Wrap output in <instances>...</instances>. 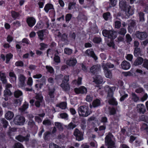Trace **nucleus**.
Listing matches in <instances>:
<instances>
[{"mask_svg": "<svg viewBox=\"0 0 148 148\" xmlns=\"http://www.w3.org/2000/svg\"><path fill=\"white\" fill-rule=\"evenodd\" d=\"M119 7L121 10L125 12L127 16L132 15L134 13L133 10L131 8V6L127 3L125 0H121L120 1Z\"/></svg>", "mask_w": 148, "mask_h": 148, "instance_id": "f257e3e1", "label": "nucleus"}, {"mask_svg": "<svg viewBox=\"0 0 148 148\" xmlns=\"http://www.w3.org/2000/svg\"><path fill=\"white\" fill-rule=\"evenodd\" d=\"M114 89V87L110 88L108 86L106 87V90L108 91V103L109 104L113 105L116 106L117 105V102L116 99L113 97V89Z\"/></svg>", "mask_w": 148, "mask_h": 148, "instance_id": "f03ea898", "label": "nucleus"}, {"mask_svg": "<svg viewBox=\"0 0 148 148\" xmlns=\"http://www.w3.org/2000/svg\"><path fill=\"white\" fill-rule=\"evenodd\" d=\"M89 108L87 106H82L79 107L78 111L79 115L80 116L86 117L89 115L90 112L89 111Z\"/></svg>", "mask_w": 148, "mask_h": 148, "instance_id": "7ed1b4c3", "label": "nucleus"}, {"mask_svg": "<svg viewBox=\"0 0 148 148\" xmlns=\"http://www.w3.org/2000/svg\"><path fill=\"white\" fill-rule=\"evenodd\" d=\"M113 136L110 133L106 136L105 138V144L108 148H114L115 147V143L113 140Z\"/></svg>", "mask_w": 148, "mask_h": 148, "instance_id": "20e7f679", "label": "nucleus"}, {"mask_svg": "<svg viewBox=\"0 0 148 148\" xmlns=\"http://www.w3.org/2000/svg\"><path fill=\"white\" fill-rule=\"evenodd\" d=\"M69 80V76L65 75L64 76L62 80V83L60 84V86L65 91H68L70 89V87L68 82Z\"/></svg>", "mask_w": 148, "mask_h": 148, "instance_id": "39448f33", "label": "nucleus"}, {"mask_svg": "<svg viewBox=\"0 0 148 148\" xmlns=\"http://www.w3.org/2000/svg\"><path fill=\"white\" fill-rule=\"evenodd\" d=\"M102 34L105 37L112 39H114L116 37V33L114 30H104L103 31Z\"/></svg>", "mask_w": 148, "mask_h": 148, "instance_id": "423d86ee", "label": "nucleus"}, {"mask_svg": "<svg viewBox=\"0 0 148 148\" xmlns=\"http://www.w3.org/2000/svg\"><path fill=\"white\" fill-rule=\"evenodd\" d=\"M13 121L16 125H23L25 121V119L23 116L17 115L14 118Z\"/></svg>", "mask_w": 148, "mask_h": 148, "instance_id": "0eeeda50", "label": "nucleus"}, {"mask_svg": "<svg viewBox=\"0 0 148 148\" xmlns=\"http://www.w3.org/2000/svg\"><path fill=\"white\" fill-rule=\"evenodd\" d=\"M35 98L36 99L35 101V104L37 108H39L41 103L43 101V97L40 93H36Z\"/></svg>", "mask_w": 148, "mask_h": 148, "instance_id": "6e6552de", "label": "nucleus"}, {"mask_svg": "<svg viewBox=\"0 0 148 148\" xmlns=\"http://www.w3.org/2000/svg\"><path fill=\"white\" fill-rule=\"evenodd\" d=\"M73 135L75 137L76 140L78 141H80L84 139L83 134L77 128L75 130Z\"/></svg>", "mask_w": 148, "mask_h": 148, "instance_id": "1a4fd4ad", "label": "nucleus"}, {"mask_svg": "<svg viewBox=\"0 0 148 148\" xmlns=\"http://www.w3.org/2000/svg\"><path fill=\"white\" fill-rule=\"evenodd\" d=\"M135 36L139 39L143 40H145L147 37L148 35L145 32H140L137 31L136 32Z\"/></svg>", "mask_w": 148, "mask_h": 148, "instance_id": "9d476101", "label": "nucleus"}, {"mask_svg": "<svg viewBox=\"0 0 148 148\" xmlns=\"http://www.w3.org/2000/svg\"><path fill=\"white\" fill-rule=\"evenodd\" d=\"M30 136V135L29 134H27L25 137L20 135L16 136L15 137V139L21 142H23L24 141L28 142L29 140Z\"/></svg>", "mask_w": 148, "mask_h": 148, "instance_id": "9b49d317", "label": "nucleus"}, {"mask_svg": "<svg viewBox=\"0 0 148 148\" xmlns=\"http://www.w3.org/2000/svg\"><path fill=\"white\" fill-rule=\"evenodd\" d=\"M74 91L77 94H86L87 92V89L84 86H82L79 88H75Z\"/></svg>", "mask_w": 148, "mask_h": 148, "instance_id": "f8f14e48", "label": "nucleus"}, {"mask_svg": "<svg viewBox=\"0 0 148 148\" xmlns=\"http://www.w3.org/2000/svg\"><path fill=\"white\" fill-rule=\"evenodd\" d=\"M136 108L137 112L140 114H144L146 111V108L144 105L142 104L137 105Z\"/></svg>", "mask_w": 148, "mask_h": 148, "instance_id": "ddd939ff", "label": "nucleus"}, {"mask_svg": "<svg viewBox=\"0 0 148 148\" xmlns=\"http://www.w3.org/2000/svg\"><path fill=\"white\" fill-rule=\"evenodd\" d=\"M100 68V66L98 64L92 66L90 69V72L93 74H96Z\"/></svg>", "mask_w": 148, "mask_h": 148, "instance_id": "4468645a", "label": "nucleus"}, {"mask_svg": "<svg viewBox=\"0 0 148 148\" xmlns=\"http://www.w3.org/2000/svg\"><path fill=\"white\" fill-rule=\"evenodd\" d=\"M85 53H86L87 56H90L93 58L95 60H97V56L95 55L92 49H91L87 50L85 51Z\"/></svg>", "mask_w": 148, "mask_h": 148, "instance_id": "2eb2a0df", "label": "nucleus"}, {"mask_svg": "<svg viewBox=\"0 0 148 148\" xmlns=\"http://www.w3.org/2000/svg\"><path fill=\"white\" fill-rule=\"evenodd\" d=\"M101 105V101L98 99L93 100L92 104H90V107L91 108L92 107L95 108L100 106Z\"/></svg>", "mask_w": 148, "mask_h": 148, "instance_id": "dca6fc26", "label": "nucleus"}, {"mask_svg": "<svg viewBox=\"0 0 148 148\" xmlns=\"http://www.w3.org/2000/svg\"><path fill=\"white\" fill-rule=\"evenodd\" d=\"M26 78L24 75L20 74L18 77L19 81V85L20 86L23 87L25 85V80Z\"/></svg>", "mask_w": 148, "mask_h": 148, "instance_id": "f3484780", "label": "nucleus"}, {"mask_svg": "<svg viewBox=\"0 0 148 148\" xmlns=\"http://www.w3.org/2000/svg\"><path fill=\"white\" fill-rule=\"evenodd\" d=\"M27 22L28 25L31 27H33L36 23V20L33 17H29L27 18Z\"/></svg>", "mask_w": 148, "mask_h": 148, "instance_id": "a211bd4d", "label": "nucleus"}, {"mask_svg": "<svg viewBox=\"0 0 148 148\" xmlns=\"http://www.w3.org/2000/svg\"><path fill=\"white\" fill-rule=\"evenodd\" d=\"M77 62V60L75 58H71L69 60H67L66 61V64L70 66H74L75 65Z\"/></svg>", "mask_w": 148, "mask_h": 148, "instance_id": "6ab92c4d", "label": "nucleus"}, {"mask_svg": "<svg viewBox=\"0 0 148 148\" xmlns=\"http://www.w3.org/2000/svg\"><path fill=\"white\" fill-rule=\"evenodd\" d=\"M94 82L96 84H101L103 82L102 78L100 75H96L94 77Z\"/></svg>", "mask_w": 148, "mask_h": 148, "instance_id": "aec40b11", "label": "nucleus"}, {"mask_svg": "<svg viewBox=\"0 0 148 148\" xmlns=\"http://www.w3.org/2000/svg\"><path fill=\"white\" fill-rule=\"evenodd\" d=\"M127 25H128V29L129 30L131 29L136 25V23L135 21L130 19L127 21Z\"/></svg>", "mask_w": 148, "mask_h": 148, "instance_id": "412c9836", "label": "nucleus"}, {"mask_svg": "<svg viewBox=\"0 0 148 148\" xmlns=\"http://www.w3.org/2000/svg\"><path fill=\"white\" fill-rule=\"evenodd\" d=\"M121 66L123 69L127 70L130 68V65L128 62L126 61H124L121 64Z\"/></svg>", "mask_w": 148, "mask_h": 148, "instance_id": "4be33fe9", "label": "nucleus"}, {"mask_svg": "<svg viewBox=\"0 0 148 148\" xmlns=\"http://www.w3.org/2000/svg\"><path fill=\"white\" fill-rule=\"evenodd\" d=\"M102 67L103 68V70H109L108 68H112L114 67V64L110 63H102Z\"/></svg>", "mask_w": 148, "mask_h": 148, "instance_id": "5701e85b", "label": "nucleus"}, {"mask_svg": "<svg viewBox=\"0 0 148 148\" xmlns=\"http://www.w3.org/2000/svg\"><path fill=\"white\" fill-rule=\"evenodd\" d=\"M143 62V59L142 57H138L135 61L134 65L135 66L141 64Z\"/></svg>", "mask_w": 148, "mask_h": 148, "instance_id": "b1692460", "label": "nucleus"}, {"mask_svg": "<svg viewBox=\"0 0 148 148\" xmlns=\"http://www.w3.org/2000/svg\"><path fill=\"white\" fill-rule=\"evenodd\" d=\"M14 114L13 113L10 111L7 112L5 115V118L9 120H11L14 117Z\"/></svg>", "mask_w": 148, "mask_h": 148, "instance_id": "393cba45", "label": "nucleus"}, {"mask_svg": "<svg viewBox=\"0 0 148 148\" xmlns=\"http://www.w3.org/2000/svg\"><path fill=\"white\" fill-rule=\"evenodd\" d=\"M44 30H41L37 32L38 38L41 41H42L44 39Z\"/></svg>", "mask_w": 148, "mask_h": 148, "instance_id": "a878e982", "label": "nucleus"}, {"mask_svg": "<svg viewBox=\"0 0 148 148\" xmlns=\"http://www.w3.org/2000/svg\"><path fill=\"white\" fill-rule=\"evenodd\" d=\"M49 95L51 98H53L54 97V92L55 90V89L54 88H50L49 87Z\"/></svg>", "mask_w": 148, "mask_h": 148, "instance_id": "bb28decb", "label": "nucleus"}, {"mask_svg": "<svg viewBox=\"0 0 148 148\" xmlns=\"http://www.w3.org/2000/svg\"><path fill=\"white\" fill-rule=\"evenodd\" d=\"M14 95L15 98H18L22 96L23 92L21 91L17 90L14 92Z\"/></svg>", "mask_w": 148, "mask_h": 148, "instance_id": "cd10ccee", "label": "nucleus"}, {"mask_svg": "<svg viewBox=\"0 0 148 148\" xmlns=\"http://www.w3.org/2000/svg\"><path fill=\"white\" fill-rule=\"evenodd\" d=\"M106 77L108 78H110L112 77L111 72L110 70H103Z\"/></svg>", "mask_w": 148, "mask_h": 148, "instance_id": "c85d7f7f", "label": "nucleus"}, {"mask_svg": "<svg viewBox=\"0 0 148 148\" xmlns=\"http://www.w3.org/2000/svg\"><path fill=\"white\" fill-rule=\"evenodd\" d=\"M77 126V125L71 122L68 125H66L65 127L68 130H73Z\"/></svg>", "mask_w": 148, "mask_h": 148, "instance_id": "c756f323", "label": "nucleus"}, {"mask_svg": "<svg viewBox=\"0 0 148 148\" xmlns=\"http://www.w3.org/2000/svg\"><path fill=\"white\" fill-rule=\"evenodd\" d=\"M28 103L25 101L22 107L19 108V110L22 112L24 111L28 108Z\"/></svg>", "mask_w": 148, "mask_h": 148, "instance_id": "7c9ffc66", "label": "nucleus"}, {"mask_svg": "<svg viewBox=\"0 0 148 148\" xmlns=\"http://www.w3.org/2000/svg\"><path fill=\"white\" fill-rule=\"evenodd\" d=\"M53 5L51 4H47L44 8V10L47 12H48L49 10L53 9Z\"/></svg>", "mask_w": 148, "mask_h": 148, "instance_id": "2f4dec72", "label": "nucleus"}, {"mask_svg": "<svg viewBox=\"0 0 148 148\" xmlns=\"http://www.w3.org/2000/svg\"><path fill=\"white\" fill-rule=\"evenodd\" d=\"M0 123L2 124L3 126L5 128H6L8 125V122L4 118L0 119Z\"/></svg>", "mask_w": 148, "mask_h": 148, "instance_id": "473e14b6", "label": "nucleus"}, {"mask_svg": "<svg viewBox=\"0 0 148 148\" xmlns=\"http://www.w3.org/2000/svg\"><path fill=\"white\" fill-rule=\"evenodd\" d=\"M55 126L60 131H62L63 127L62 123L60 122H56L54 123Z\"/></svg>", "mask_w": 148, "mask_h": 148, "instance_id": "72a5a7b5", "label": "nucleus"}, {"mask_svg": "<svg viewBox=\"0 0 148 148\" xmlns=\"http://www.w3.org/2000/svg\"><path fill=\"white\" fill-rule=\"evenodd\" d=\"M46 78L45 76H43L42 78L40 79L39 88L40 89L41 88L42 86L45 84Z\"/></svg>", "mask_w": 148, "mask_h": 148, "instance_id": "f704fd0d", "label": "nucleus"}, {"mask_svg": "<svg viewBox=\"0 0 148 148\" xmlns=\"http://www.w3.org/2000/svg\"><path fill=\"white\" fill-rule=\"evenodd\" d=\"M3 96H10L12 95V93L9 89H5L4 91Z\"/></svg>", "mask_w": 148, "mask_h": 148, "instance_id": "c9c22d12", "label": "nucleus"}, {"mask_svg": "<svg viewBox=\"0 0 148 148\" xmlns=\"http://www.w3.org/2000/svg\"><path fill=\"white\" fill-rule=\"evenodd\" d=\"M132 99L135 102H137L139 100V98L134 93H132Z\"/></svg>", "mask_w": 148, "mask_h": 148, "instance_id": "e433bc0d", "label": "nucleus"}, {"mask_svg": "<svg viewBox=\"0 0 148 148\" xmlns=\"http://www.w3.org/2000/svg\"><path fill=\"white\" fill-rule=\"evenodd\" d=\"M64 50V53L68 55H71L73 52V50L68 48H65Z\"/></svg>", "mask_w": 148, "mask_h": 148, "instance_id": "4c0bfd02", "label": "nucleus"}, {"mask_svg": "<svg viewBox=\"0 0 148 148\" xmlns=\"http://www.w3.org/2000/svg\"><path fill=\"white\" fill-rule=\"evenodd\" d=\"M57 106L62 109H65L66 107V103L65 102H62Z\"/></svg>", "mask_w": 148, "mask_h": 148, "instance_id": "58836bf2", "label": "nucleus"}, {"mask_svg": "<svg viewBox=\"0 0 148 148\" xmlns=\"http://www.w3.org/2000/svg\"><path fill=\"white\" fill-rule=\"evenodd\" d=\"M43 27V24L42 22H38L36 26H35L34 28L35 29H41Z\"/></svg>", "mask_w": 148, "mask_h": 148, "instance_id": "ea45409f", "label": "nucleus"}, {"mask_svg": "<svg viewBox=\"0 0 148 148\" xmlns=\"http://www.w3.org/2000/svg\"><path fill=\"white\" fill-rule=\"evenodd\" d=\"M110 13L109 12H107L104 13L103 15V16L104 19L107 21L108 20V19L110 18Z\"/></svg>", "mask_w": 148, "mask_h": 148, "instance_id": "a19ab883", "label": "nucleus"}, {"mask_svg": "<svg viewBox=\"0 0 148 148\" xmlns=\"http://www.w3.org/2000/svg\"><path fill=\"white\" fill-rule=\"evenodd\" d=\"M126 33V30L124 28H121L118 32V33L119 34L123 35V36H124Z\"/></svg>", "mask_w": 148, "mask_h": 148, "instance_id": "79ce46f5", "label": "nucleus"}, {"mask_svg": "<svg viewBox=\"0 0 148 148\" xmlns=\"http://www.w3.org/2000/svg\"><path fill=\"white\" fill-rule=\"evenodd\" d=\"M140 53V48L136 47L134 50V55L136 56H138Z\"/></svg>", "mask_w": 148, "mask_h": 148, "instance_id": "37998d69", "label": "nucleus"}, {"mask_svg": "<svg viewBox=\"0 0 148 148\" xmlns=\"http://www.w3.org/2000/svg\"><path fill=\"white\" fill-rule=\"evenodd\" d=\"M109 114L110 115H113L116 113V110L114 108H109Z\"/></svg>", "mask_w": 148, "mask_h": 148, "instance_id": "c03bdc74", "label": "nucleus"}, {"mask_svg": "<svg viewBox=\"0 0 148 148\" xmlns=\"http://www.w3.org/2000/svg\"><path fill=\"white\" fill-rule=\"evenodd\" d=\"M60 116L61 118L64 119L66 120H67L68 119V115L65 113H63L60 114Z\"/></svg>", "mask_w": 148, "mask_h": 148, "instance_id": "a18cd8bd", "label": "nucleus"}, {"mask_svg": "<svg viewBox=\"0 0 148 148\" xmlns=\"http://www.w3.org/2000/svg\"><path fill=\"white\" fill-rule=\"evenodd\" d=\"M9 76L11 77L12 79H13L14 81H16V77L13 72H10L9 73Z\"/></svg>", "mask_w": 148, "mask_h": 148, "instance_id": "49530a36", "label": "nucleus"}, {"mask_svg": "<svg viewBox=\"0 0 148 148\" xmlns=\"http://www.w3.org/2000/svg\"><path fill=\"white\" fill-rule=\"evenodd\" d=\"M11 13L12 17L15 19L19 16V14L17 12L14 11H12L11 12Z\"/></svg>", "mask_w": 148, "mask_h": 148, "instance_id": "de8ad7c7", "label": "nucleus"}, {"mask_svg": "<svg viewBox=\"0 0 148 148\" xmlns=\"http://www.w3.org/2000/svg\"><path fill=\"white\" fill-rule=\"evenodd\" d=\"M14 148H24L23 145L20 143H15L14 146Z\"/></svg>", "mask_w": 148, "mask_h": 148, "instance_id": "09e8293b", "label": "nucleus"}, {"mask_svg": "<svg viewBox=\"0 0 148 148\" xmlns=\"http://www.w3.org/2000/svg\"><path fill=\"white\" fill-rule=\"evenodd\" d=\"M12 55L11 53L8 54L6 55V63H8L10 60L12 58Z\"/></svg>", "mask_w": 148, "mask_h": 148, "instance_id": "8fccbe9b", "label": "nucleus"}, {"mask_svg": "<svg viewBox=\"0 0 148 148\" xmlns=\"http://www.w3.org/2000/svg\"><path fill=\"white\" fill-rule=\"evenodd\" d=\"M135 92L138 93H141L142 94L144 93L145 91L142 88H139L135 90Z\"/></svg>", "mask_w": 148, "mask_h": 148, "instance_id": "3c124183", "label": "nucleus"}, {"mask_svg": "<svg viewBox=\"0 0 148 148\" xmlns=\"http://www.w3.org/2000/svg\"><path fill=\"white\" fill-rule=\"evenodd\" d=\"M126 41L127 42H130L132 40V38L131 36L129 34H127L126 35Z\"/></svg>", "mask_w": 148, "mask_h": 148, "instance_id": "603ef678", "label": "nucleus"}, {"mask_svg": "<svg viewBox=\"0 0 148 148\" xmlns=\"http://www.w3.org/2000/svg\"><path fill=\"white\" fill-rule=\"evenodd\" d=\"M75 4L76 3L75 2L69 3V4L68 9L69 10H70L73 9V8L75 7Z\"/></svg>", "mask_w": 148, "mask_h": 148, "instance_id": "864d4df0", "label": "nucleus"}, {"mask_svg": "<svg viewBox=\"0 0 148 148\" xmlns=\"http://www.w3.org/2000/svg\"><path fill=\"white\" fill-rule=\"evenodd\" d=\"M143 66L148 70V60L146 59L144 60L143 64Z\"/></svg>", "mask_w": 148, "mask_h": 148, "instance_id": "5fc2aeb1", "label": "nucleus"}, {"mask_svg": "<svg viewBox=\"0 0 148 148\" xmlns=\"http://www.w3.org/2000/svg\"><path fill=\"white\" fill-rule=\"evenodd\" d=\"M93 40L94 42L95 43H99L101 42V38L99 37H95L93 39Z\"/></svg>", "mask_w": 148, "mask_h": 148, "instance_id": "6e6d98bb", "label": "nucleus"}, {"mask_svg": "<svg viewBox=\"0 0 148 148\" xmlns=\"http://www.w3.org/2000/svg\"><path fill=\"white\" fill-rule=\"evenodd\" d=\"M22 99H16L14 100V103L16 106L20 105L21 103V102Z\"/></svg>", "mask_w": 148, "mask_h": 148, "instance_id": "4d7b16f0", "label": "nucleus"}, {"mask_svg": "<svg viewBox=\"0 0 148 148\" xmlns=\"http://www.w3.org/2000/svg\"><path fill=\"white\" fill-rule=\"evenodd\" d=\"M93 99V96L90 95H87L86 100L88 102L91 101Z\"/></svg>", "mask_w": 148, "mask_h": 148, "instance_id": "13d9d810", "label": "nucleus"}, {"mask_svg": "<svg viewBox=\"0 0 148 148\" xmlns=\"http://www.w3.org/2000/svg\"><path fill=\"white\" fill-rule=\"evenodd\" d=\"M72 14H67L65 17V19L66 22H69L71 19L72 17Z\"/></svg>", "mask_w": 148, "mask_h": 148, "instance_id": "bf43d9fd", "label": "nucleus"}, {"mask_svg": "<svg viewBox=\"0 0 148 148\" xmlns=\"http://www.w3.org/2000/svg\"><path fill=\"white\" fill-rule=\"evenodd\" d=\"M49 148H61L60 147L53 143H52L49 144Z\"/></svg>", "mask_w": 148, "mask_h": 148, "instance_id": "052dcab7", "label": "nucleus"}, {"mask_svg": "<svg viewBox=\"0 0 148 148\" xmlns=\"http://www.w3.org/2000/svg\"><path fill=\"white\" fill-rule=\"evenodd\" d=\"M43 124L45 125H50L51 124V122L48 119L44 120L43 122Z\"/></svg>", "mask_w": 148, "mask_h": 148, "instance_id": "680f3d73", "label": "nucleus"}, {"mask_svg": "<svg viewBox=\"0 0 148 148\" xmlns=\"http://www.w3.org/2000/svg\"><path fill=\"white\" fill-rule=\"evenodd\" d=\"M46 68L50 73H52L53 72L54 70L51 66H46Z\"/></svg>", "mask_w": 148, "mask_h": 148, "instance_id": "e2e57ef3", "label": "nucleus"}, {"mask_svg": "<svg viewBox=\"0 0 148 148\" xmlns=\"http://www.w3.org/2000/svg\"><path fill=\"white\" fill-rule=\"evenodd\" d=\"M54 60L56 63H59L60 62V58L58 56L55 55L54 58Z\"/></svg>", "mask_w": 148, "mask_h": 148, "instance_id": "0e129e2a", "label": "nucleus"}, {"mask_svg": "<svg viewBox=\"0 0 148 148\" xmlns=\"http://www.w3.org/2000/svg\"><path fill=\"white\" fill-rule=\"evenodd\" d=\"M107 45L109 47H112L113 48H114V44L113 41V39H110V41L109 42L107 43Z\"/></svg>", "mask_w": 148, "mask_h": 148, "instance_id": "69168bd1", "label": "nucleus"}, {"mask_svg": "<svg viewBox=\"0 0 148 148\" xmlns=\"http://www.w3.org/2000/svg\"><path fill=\"white\" fill-rule=\"evenodd\" d=\"M115 27L116 28H119L121 26V23L120 21H116L115 23Z\"/></svg>", "mask_w": 148, "mask_h": 148, "instance_id": "338daca9", "label": "nucleus"}, {"mask_svg": "<svg viewBox=\"0 0 148 148\" xmlns=\"http://www.w3.org/2000/svg\"><path fill=\"white\" fill-rule=\"evenodd\" d=\"M23 63L21 61L17 62L15 63V65L17 66H23Z\"/></svg>", "mask_w": 148, "mask_h": 148, "instance_id": "774afa93", "label": "nucleus"}]
</instances>
